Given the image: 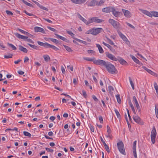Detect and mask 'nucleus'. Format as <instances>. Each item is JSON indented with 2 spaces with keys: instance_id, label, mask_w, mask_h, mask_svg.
<instances>
[{
  "instance_id": "412c9836",
  "label": "nucleus",
  "mask_w": 158,
  "mask_h": 158,
  "mask_svg": "<svg viewBox=\"0 0 158 158\" xmlns=\"http://www.w3.org/2000/svg\"><path fill=\"white\" fill-rule=\"evenodd\" d=\"M15 36L23 40H26L28 38V37L22 35L18 33H15Z\"/></svg>"
},
{
  "instance_id": "bb28decb",
  "label": "nucleus",
  "mask_w": 158,
  "mask_h": 158,
  "mask_svg": "<svg viewBox=\"0 0 158 158\" xmlns=\"http://www.w3.org/2000/svg\"><path fill=\"white\" fill-rule=\"evenodd\" d=\"M43 57L45 61L48 62L50 60V58L48 55H44L43 56Z\"/></svg>"
},
{
  "instance_id": "e2e57ef3",
  "label": "nucleus",
  "mask_w": 158,
  "mask_h": 158,
  "mask_svg": "<svg viewBox=\"0 0 158 158\" xmlns=\"http://www.w3.org/2000/svg\"><path fill=\"white\" fill-rule=\"evenodd\" d=\"M106 137L109 138L110 139H112V136L111 134V133H108V134L106 135Z\"/></svg>"
},
{
  "instance_id": "a878e982",
  "label": "nucleus",
  "mask_w": 158,
  "mask_h": 158,
  "mask_svg": "<svg viewBox=\"0 0 158 158\" xmlns=\"http://www.w3.org/2000/svg\"><path fill=\"white\" fill-rule=\"evenodd\" d=\"M48 47L51 48L56 51L58 50H59V49L56 46L53 45H51L49 44H48Z\"/></svg>"
},
{
  "instance_id": "c85d7f7f",
  "label": "nucleus",
  "mask_w": 158,
  "mask_h": 158,
  "mask_svg": "<svg viewBox=\"0 0 158 158\" xmlns=\"http://www.w3.org/2000/svg\"><path fill=\"white\" fill-rule=\"evenodd\" d=\"M102 44L104 45H105V46H106L107 48H108L112 52H113V49L112 47L110 45H109L108 44L104 42H103Z\"/></svg>"
},
{
  "instance_id": "0e129e2a",
  "label": "nucleus",
  "mask_w": 158,
  "mask_h": 158,
  "mask_svg": "<svg viewBox=\"0 0 158 158\" xmlns=\"http://www.w3.org/2000/svg\"><path fill=\"white\" fill-rule=\"evenodd\" d=\"M99 119L100 121V122L101 123H103V120L102 117L100 115L99 116Z\"/></svg>"
},
{
  "instance_id": "6e6552de",
  "label": "nucleus",
  "mask_w": 158,
  "mask_h": 158,
  "mask_svg": "<svg viewBox=\"0 0 158 158\" xmlns=\"http://www.w3.org/2000/svg\"><path fill=\"white\" fill-rule=\"evenodd\" d=\"M118 33L120 37L123 39V40L126 43L129 45L130 44V42L127 38L126 37V36L123 34L121 32L118 31Z\"/></svg>"
},
{
  "instance_id": "f03ea898",
  "label": "nucleus",
  "mask_w": 158,
  "mask_h": 158,
  "mask_svg": "<svg viewBox=\"0 0 158 158\" xmlns=\"http://www.w3.org/2000/svg\"><path fill=\"white\" fill-rule=\"evenodd\" d=\"M117 145L120 152L123 155H126L124 145L123 142L122 141L119 142L117 143Z\"/></svg>"
},
{
  "instance_id": "7ed1b4c3",
  "label": "nucleus",
  "mask_w": 158,
  "mask_h": 158,
  "mask_svg": "<svg viewBox=\"0 0 158 158\" xmlns=\"http://www.w3.org/2000/svg\"><path fill=\"white\" fill-rule=\"evenodd\" d=\"M156 135V131L155 127H154L152 131L151 135V140L153 144H154L155 142V139Z\"/></svg>"
},
{
  "instance_id": "f257e3e1",
  "label": "nucleus",
  "mask_w": 158,
  "mask_h": 158,
  "mask_svg": "<svg viewBox=\"0 0 158 158\" xmlns=\"http://www.w3.org/2000/svg\"><path fill=\"white\" fill-rule=\"evenodd\" d=\"M105 67L109 73L112 74H114L117 73V71L115 69L114 65L110 62H107Z\"/></svg>"
},
{
  "instance_id": "cd10ccee",
  "label": "nucleus",
  "mask_w": 158,
  "mask_h": 158,
  "mask_svg": "<svg viewBox=\"0 0 158 158\" xmlns=\"http://www.w3.org/2000/svg\"><path fill=\"white\" fill-rule=\"evenodd\" d=\"M55 35L56 36V37H57L59 38L61 40L64 41H66L67 40V39L66 38H64V37L60 36V35H58L57 34H55Z\"/></svg>"
},
{
  "instance_id": "6ab92c4d",
  "label": "nucleus",
  "mask_w": 158,
  "mask_h": 158,
  "mask_svg": "<svg viewBox=\"0 0 158 158\" xmlns=\"http://www.w3.org/2000/svg\"><path fill=\"white\" fill-rule=\"evenodd\" d=\"M140 10L142 13L150 17H152V11L149 12L147 10L142 9H140Z\"/></svg>"
},
{
  "instance_id": "3c124183",
  "label": "nucleus",
  "mask_w": 158,
  "mask_h": 158,
  "mask_svg": "<svg viewBox=\"0 0 158 158\" xmlns=\"http://www.w3.org/2000/svg\"><path fill=\"white\" fill-rule=\"evenodd\" d=\"M28 45L33 49H37L38 48V47L36 46L33 45L29 44H28Z\"/></svg>"
},
{
  "instance_id": "de8ad7c7",
  "label": "nucleus",
  "mask_w": 158,
  "mask_h": 158,
  "mask_svg": "<svg viewBox=\"0 0 158 158\" xmlns=\"http://www.w3.org/2000/svg\"><path fill=\"white\" fill-rule=\"evenodd\" d=\"M41 9L44 10L46 11H48V9L47 8L44 6H43L41 5H39V6Z\"/></svg>"
},
{
  "instance_id": "ea45409f",
  "label": "nucleus",
  "mask_w": 158,
  "mask_h": 158,
  "mask_svg": "<svg viewBox=\"0 0 158 158\" xmlns=\"http://www.w3.org/2000/svg\"><path fill=\"white\" fill-rule=\"evenodd\" d=\"M154 87L156 90V93L158 94V86L156 83L155 82L154 83Z\"/></svg>"
},
{
  "instance_id": "7c9ffc66",
  "label": "nucleus",
  "mask_w": 158,
  "mask_h": 158,
  "mask_svg": "<svg viewBox=\"0 0 158 158\" xmlns=\"http://www.w3.org/2000/svg\"><path fill=\"white\" fill-rule=\"evenodd\" d=\"M136 107L137 108V110H138V112L139 113H141V109L139 106L138 102L135 103Z\"/></svg>"
},
{
  "instance_id": "2eb2a0df",
  "label": "nucleus",
  "mask_w": 158,
  "mask_h": 158,
  "mask_svg": "<svg viewBox=\"0 0 158 158\" xmlns=\"http://www.w3.org/2000/svg\"><path fill=\"white\" fill-rule=\"evenodd\" d=\"M113 8V7L108 6L103 8L102 10V11L104 13H110L112 11Z\"/></svg>"
},
{
  "instance_id": "603ef678",
  "label": "nucleus",
  "mask_w": 158,
  "mask_h": 158,
  "mask_svg": "<svg viewBox=\"0 0 158 158\" xmlns=\"http://www.w3.org/2000/svg\"><path fill=\"white\" fill-rule=\"evenodd\" d=\"M67 33L70 35L73 38L75 39L74 38V36H75V35L72 33V31H67Z\"/></svg>"
},
{
  "instance_id": "4468645a",
  "label": "nucleus",
  "mask_w": 158,
  "mask_h": 158,
  "mask_svg": "<svg viewBox=\"0 0 158 158\" xmlns=\"http://www.w3.org/2000/svg\"><path fill=\"white\" fill-rule=\"evenodd\" d=\"M87 0H71L73 3L80 5L84 3Z\"/></svg>"
},
{
  "instance_id": "338daca9",
  "label": "nucleus",
  "mask_w": 158,
  "mask_h": 158,
  "mask_svg": "<svg viewBox=\"0 0 158 158\" xmlns=\"http://www.w3.org/2000/svg\"><path fill=\"white\" fill-rule=\"evenodd\" d=\"M61 70L63 73L64 74L65 73V69L63 66H61Z\"/></svg>"
},
{
  "instance_id": "79ce46f5",
  "label": "nucleus",
  "mask_w": 158,
  "mask_h": 158,
  "mask_svg": "<svg viewBox=\"0 0 158 158\" xmlns=\"http://www.w3.org/2000/svg\"><path fill=\"white\" fill-rule=\"evenodd\" d=\"M18 30L21 33L24 34V35H27V34H29V33L28 32L25 31L21 29H18Z\"/></svg>"
},
{
  "instance_id": "0eeeda50",
  "label": "nucleus",
  "mask_w": 158,
  "mask_h": 158,
  "mask_svg": "<svg viewBox=\"0 0 158 158\" xmlns=\"http://www.w3.org/2000/svg\"><path fill=\"white\" fill-rule=\"evenodd\" d=\"M103 29L102 28H93L92 29V35H96L102 31Z\"/></svg>"
},
{
  "instance_id": "473e14b6",
  "label": "nucleus",
  "mask_w": 158,
  "mask_h": 158,
  "mask_svg": "<svg viewBox=\"0 0 158 158\" xmlns=\"http://www.w3.org/2000/svg\"><path fill=\"white\" fill-rule=\"evenodd\" d=\"M136 141H135L134 142L133 145V152H136Z\"/></svg>"
},
{
  "instance_id": "680f3d73",
  "label": "nucleus",
  "mask_w": 158,
  "mask_h": 158,
  "mask_svg": "<svg viewBox=\"0 0 158 158\" xmlns=\"http://www.w3.org/2000/svg\"><path fill=\"white\" fill-rule=\"evenodd\" d=\"M86 34H92V29H90L89 30L85 32Z\"/></svg>"
},
{
  "instance_id": "f3484780",
  "label": "nucleus",
  "mask_w": 158,
  "mask_h": 158,
  "mask_svg": "<svg viewBox=\"0 0 158 158\" xmlns=\"http://www.w3.org/2000/svg\"><path fill=\"white\" fill-rule=\"evenodd\" d=\"M78 17L80 19L83 21L86 24L88 25L90 23V19H89L88 21H87L80 15L78 16Z\"/></svg>"
},
{
  "instance_id": "5701e85b",
  "label": "nucleus",
  "mask_w": 158,
  "mask_h": 158,
  "mask_svg": "<svg viewBox=\"0 0 158 158\" xmlns=\"http://www.w3.org/2000/svg\"><path fill=\"white\" fill-rule=\"evenodd\" d=\"M19 49L20 51L23 52L24 53H27V50L25 48L23 47L21 45H19Z\"/></svg>"
},
{
  "instance_id": "5fc2aeb1",
  "label": "nucleus",
  "mask_w": 158,
  "mask_h": 158,
  "mask_svg": "<svg viewBox=\"0 0 158 158\" xmlns=\"http://www.w3.org/2000/svg\"><path fill=\"white\" fill-rule=\"evenodd\" d=\"M104 146L106 151L108 152H110V150L108 146L106 144H105Z\"/></svg>"
},
{
  "instance_id": "09e8293b",
  "label": "nucleus",
  "mask_w": 158,
  "mask_h": 158,
  "mask_svg": "<svg viewBox=\"0 0 158 158\" xmlns=\"http://www.w3.org/2000/svg\"><path fill=\"white\" fill-rule=\"evenodd\" d=\"M155 114H158V105L156 104L155 105Z\"/></svg>"
},
{
  "instance_id": "37998d69",
  "label": "nucleus",
  "mask_w": 158,
  "mask_h": 158,
  "mask_svg": "<svg viewBox=\"0 0 158 158\" xmlns=\"http://www.w3.org/2000/svg\"><path fill=\"white\" fill-rule=\"evenodd\" d=\"M104 2V0H100L99 2L97 1V6H101L103 5Z\"/></svg>"
},
{
  "instance_id": "aec40b11",
  "label": "nucleus",
  "mask_w": 158,
  "mask_h": 158,
  "mask_svg": "<svg viewBox=\"0 0 158 158\" xmlns=\"http://www.w3.org/2000/svg\"><path fill=\"white\" fill-rule=\"evenodd\" d=\"M117 60H118L121 64L124 65L127 64V62L121 57H118L117 59Z\"/></svg>"
},
{
  "instance_id": "9d476101",
  "label": "nucleus",
  "mask_w": 158,
  "mask_h": 158,
  "mask_svg": "<svg viewBox=\"0 0 158 158\" xmlns=\"http://www.w3.org/2000/svg\"><path fill=\"white\" fill-rule=\"evenodd\" d=\"M122 10L124 14V15L127 18H129L131 17V12L128 10L122 9Z\"/></svg>"
},
{
  "instance_id": "c03bdc74",
  "label": "nucleus",
  "mask_w": 158,
  "mask_h": 158,
  "mask_svg": "<svg viewBox=\"0 0 158 158\" xmlns=\"http://www.w3.org/2000/svg\"><path fill=\"white\" fill-rule=\"evenodd\" d=\"M7 55H4V57L6 59L12 58V54H9V53H7Z\"/></svg>"
},
{
  "instance_id": "8fccbe9b",
  "label": "nucleus",
  "mask_w": 158,
  "mask_h": 158,
  "mask_svg": "<svg viewBox=\"0 0 158 158\" xmlns=\"http://www.w3.org/2000/svg\"><path fill=\"white\" fill-rule=\"evenodd\" d=\"M23 2L25 4H26V5H27V6H30V7H32V5L30 3H28V2H27V1H23Z\"/></svg>"
},
{
  "instance_id": "1a4fd4ad",
  "label": "nucleus",
  "mask_w": 158,
  "mask_h": 158,
  "mask_svg": "<svg viewBox=\"0 0 158 158\" xmlns=\"http://www.w3.org/2000/svg\"><path fill=\"white\" fill-rule=\"evenodd\" d=\"M104 20L100 19L98 18L97 17H93L90 19V23L94 22L97 23H101L103 22Z\"/></svg>"
},
{
  "instance_id": "864d4df0",
  "label": "nucleus",
  "mask_w": 158,
  "mask_h": 158,
  "mask_svg": "<svg viewBox=\"0 0 158 158\" xmlns=\"http://www.w3.org/2000/svg\"><path fill=\"white\" fill-rule=\"evenodd\" d=\"M50 40L52 42L55 43L56 44H57L58 43V40L56 39H54L53 38H50Z\"/></svg>"
},
{
  "instance_id": "a19ab883",
  "label": "nucleus",
  "mask_w": 158,
  "mask_h": 158,
  "mask_svg": "<svg viewBox=\"0 0 158 158\" xmlns=\"http://www.w3.org/2000/svg\"><path fill=\"white\" fill-rule=\"evenodd\" d=\"M7 44L9 46L12 48L13 50H16V48L13 44L9 43H8Z\"/></svg>"
},
{
  "instance_id": "a211bd4d",
  "label": "nucleus",
  "mask_w": 158,
  "mask_h": 158,
  "mask_svg": "<svg viewBox=\"0 0 158 158\" xmlns=\"http://www.w3.org/2000/svg\"><path fill=\"white\" fill-rule=\"evenodd\" d=\"M34 30L36 32H42L43 33H45V31L44 30L43 28L40 27H35Z\"/></svg>"
},
{
  "instance_id": "49530a36",
  "label": "nucleus",
  "mask_w": 158,
  "mask_h": 158,
  "mask_svg": "<svg viewBox=\"0 0 158 158\" xmlns=\"http://www.w3.org/2000/svg\"><path fill=\"white\" fill-rule=\"evenodd\" d=\"M114 111H115V114L117 116V117L118 118H120V115L119 114V112L116 109H115Z\"/></svg>"
},
{
  "instance_id": "c9c22d12",
  "label": "nucleus",
  "mask_w": 158,
  "mask_h": 158,
  "mask_svg": "<svg viewBox=\"0 0 158 158\" xmlns=\"http://www.w3.org/2000/svg\"><path fill=\"white\" fill-rule=\"evenodd\" d=\"M75 39L77 41L81 42V43H82L85 44H86V45L87 44V43L85 41L82 40H80L79 39H77V38H75Z\"/></svg>"
},
{
  "instance_id": "4be33fe9",
  "label": "nucleus",
  "mask_w": 158,
  "mask_h": 158,
  "mask_svg": "<svg viewBox=\"0 0 158 158\" xmlns=\"http://www.w3.org/2000/svg\"><path fill=\"white\" fill-rule=\"evenodd\" d=\"M130 56L132 58V59H133V60L136 63L140 65L142 64V63H141L139 61V60H138L134 56L131 55Z\"/></svg>"
},
{
  "instance_id": "4d7b16f0",
  "label": "nucleus",
  "mask_w": 158,
  "mask_h": 158,
  "mask_svg": "<svg viewBox=\"0 0 158 158\" xmlns=\"http://www.w3.org/2000/svg\"><path fill=\"white\" fill-rule=\"evenodd\" d=\"M6 12L7 14L9 15H13V13L10 11L6 10Z\"/></svg>"
},
{
  "instance_id": "4c0bfd02",
  "label": "nucleus",
  "mask_w": 158,
  "mask_h": 158,
  "mask_svg": "<svg viewBox=\"0 0 158 158\" xmlns=\"http://www.w3.org/2000/svg\"><path fill=\"white\" fill-rule=\"evenodd\" d=\"M116 97L117 99V102L119 103H121V101L120 99V95L119 94L117 95L116 96Z\"/></svg>"
},
{
  "instance_id": "6e6d98bb",
  "label": "nucleus",
  "mask_w": 158,
  "mask_h": 158,
  "mask_svg": "<svg viewBox=\"0 0 158 158\" xmlns=\"http://www.w3.org/2000/svg\"><path fill=\"white\" fill-rule=\"evenodd\" d=\"M84 59L86 60H87V61H94V58H93V59H92V58H88V57H85V58H84Z\"/></svg>"
},
{
  "instance_id": "dca6fc26",
  "label": "nucleus",
  "mask_w": 158,
  "mask_h": 158,
  "mask_svg": "<svg viewBox=\"0 0 158 158\" xmlns=\"http://www.w3.org/2000/svg\"><path fill=\"white\" fill-rule=\"evenodd\" d=\"M97 0H92L89 3L87 4L88 6H97Z\"/></svg>"
},
{
  "instance_id": "f704fd0d",
  "label": "nucleus",
  "mask_w": 158,
  "mask_h": 158,
  "mask_svg": "<svg viewBox=\"0 0 158 158\" xmlns=\"http://www.w3.org/2000/svg\"><path fill=\"white\" fill-rule=\"evenodd\" d=\"M129 80L130 83V84L131 85V86L132 87V88L134 90L135 89V87H134V83L133 82L132 79L130 77H129Z\"/></svg>"
},
{
  "instance_id": "20e7f679",
  "label": "nucleus",
  "mask_w": 158,
  "mask_h": 158,
  "mask_svg": "<svg viewBox=\"0 0 158 158\" xmlns=\"http://www.w3.org/2000/svg\"><path fill=\"white\" fill-rule=\"evenodd\" d=\"M109 22L111 24L114 28L116 29L120 27V24L119 23L114 19H110L109 20Z\"/></svg>"
},
{
  "instance_id": "2f4dec72",
  "label": "nucleus",
  "mask_w": 158,
  "mask_h": 158,
  "mask_svg": "<svg viewBox=\"0 0 158 158\" xmlns=\"http://www.w3.org/2000/svg\"><path fill=\"white\" fill-rule=\"evenodd\" d=\"M152 16L158 17V12L152 11Z\"/></svg>"
},
{
  "instance_id": "c756f323",
  "label": "nucleus",
  "mask_w": 158,
  "mask_h": 158,
  "mask_svg": "<svg viewBox=\"0 0 158 158\" xmlns=\"http://www.w3.org/2000/svg\"><path fill=\"white\" fill-rule=\"evenodd\" d=\"M136 107L137 108V110H138V112L139 113H141V109L139 106L138 102L135 103Z\"/></svg>"
},
{
  "instance_id": "72a5a7b5",
  "label": "nucleus",
  "mask_w": 158,
  "mask_h": 158,
  "mask_svg": "<svg viewBox=\"0 0 158 158\" xmlns=\"http://www.w3.org/2000/svg\"><path fill=\"white\" fill-rule=\"evenodd\" d=\"M114 90V88L111 86H109L108 87V91L109 92L110 94H112L113 93V91Z\"/></svg>"
},
{
  "instance_id": "69168bd1",
  "label": "nucleus",
  "mask_w": 158,
  "mask_h": 158,
  "mask_svg": "<svg viewBox=\"0 0 158 158\" xmlns=\"http://www.w3.org/2000/svg\"><path fill=\"white\" fill-rule=\"evenodd\" d=\"M46 150L48 151V152H53V150L50 149L48 148H45Z\"/></svg>"
},
{
  "instance_id": "58836bf2",
  "label": "nucleus",
  "mask_w": 158,
  "mask_h": 158,
  "mask_svg": "<svg viewBox=\"0 0 158 158\" xmlns=\"http://www.w3.org/2000/svg\"><path fill=\"white\" fill-rule=\"evenodd\" d=\"M23 133L24 135L25 136L30 137L31 136V134L30 133H29L27 131H24L23 132Z\"/></svg>"
},
{
  "instance_id": "9b49d317",
  "label": "nucleus",
  "mask_w": 158,
  "mask_h": 158,
  "mask_svg": "<svg viewBox=\"0 0 158 158\" xmlns=\"http://www.w3.org/2000/svg\"><path fill=\"white\" fill-rule=\"evenodd\" d=\"M113 15L116 17H119L121 15V13L119 11H117L115 10V7H113L112 11Z\"/></svg>"
},
{
  "instance_id": "13d9d810",
  "label": "nucleus",
  "mask_w": 158,
  "mask_h": 158,
  "mask_svg": "<svg viewBox=\"0 0 158 158\" xmlns=\"http://www.w3.org/2000/svg\"><path fill=\"white\" fill-rule=\"evenodd\" d=\"M107 132L108 133H111V131L110 129V127L108 126H107Z\"/></svg>"
},
{
  "instance_id": "774afa93",
  "label": "nucleus",
  "mask_w": 158,
  "mask_h": 158,
  "mask_svg": "<svg viewBox=\"0 0 158 158\" xmlns=\"http://www.w3.org/2000/svg\"><path fill=\"white\" fill-rule=\"evenodd\" d=\"M67 68L69 69L71 71H73V68L72 66H67Z\"/></svg>"
},
{
  "instance_id": "052dcab7",
  "label": "nucleus",
  "mask_w": 158,
  "mask_h": 158,
  "mask_svg": "<svg viewBox=\"0 0 158 158\" xmlns=\"http://www.w3.org/2000/svg\"><path fill=\"white\" fill-rule=\"evenodd\" d=\"M48 28L49 29L51 30V31H54L55 32H56L57 31L54 28H52V27H48Z\"/></svg>"
},
{
  "instance_id": "e433bc0d",
  "label": "nucleus",
  "mask_w": 158,
  "mask_h": 158,
  "mask_svg": "<svg viewBox=\"0 0 158 158\" xmlns=\"http://www.w3.org/2000/svg\"><path fill=\"white\" fill-rule=\"evenodd\" d=\"M64 48L68 52H73V51L69 47L66 45H64Z\"/></svg>"
},
{
  "instance_id": "b1692460",
  "label": "nucleus",
  "mask_w": 158,
  "mask_h": 158,
  "mask_svg": "<svg viewBox=\"0 0 158 158\" xmlns=\"http://www.w3.org/2000/svg\"><path fill=\"white\" fill-rule=\"evenodd\" d=\"M37 43L40 45L44 46L45 48H48V43H43V42L38 41H37Z\"/></svg>"
},
{
  "instance_id": "bf43d9fd",
  "label": "nucleus",
  "mask_w": 158,
  "mask_h": 158,
  "mask_svg": "<svg viewBox=\"0 0 158 158\" xmlns=\"http://www.w3.org/2000/svg\"><path fill=\"white\" fill-rule=\"evenodd\" d=\"M88 53L89 54H93L95 53V52L91 50H89L87 51Z\"/></svg>"
},
{
  "instance_id": "393cba45",
  "label": "nucleus",
  "mask_w": 158,
  "mask_h": 158,
  "mask_svg": "<svg viewBox=\"0 0 158 158\" xmlns=\"http://www.w3.org/2000/svg\"><path fill=\"white\" fill-rule=\"evenodd\" d=\"M96 47L98 48L99 52L100 53H103L104 52V51H103L102 48L101 46L99 44H96Z\"/></svg>"
},
{
  "instance_id": "f8f14e48",
  "label": "nucleus",
  "mask_w": 158,
  "mask_h": 158,
  "mask_svg": "<svg viewBox=\"0 0 158 158\" xmlns=\"http://www.w3.org/2000/svg\"><path fill=\"white\" fill-rule=\"evenodd\" d=\"M143 68L148 73H149L151 74V75L155 76V77H157L158 76V75L154 72L153 71H152L151 70H150L149 69H148L145 66H143Z\"/></svg>"
},
{
  "instance_id": "a18cd8bd",
  "label": "nucleus",
  "mask_w": 158,
  "mask_h": 158,
  "mask_svg": "<svg viewBox=\"0 0 158 158\" xmlns=\"http://www.w3.org/2000/svg\"><path fill=\"white\" fill-rule=\"evenodd\" d=\"M106 38L108 41V42L111 45H113L114 44V43L113 42V41H112L111 40H110V39H109V38H108L107 37H106Z\"/></svg>"
},
{
  "instance_id": "ddd939ff",
  "label": "nucleus",
  "mask_w": 158,
  "mask_h": 158,
  "mask_svg": "<svg viewBox=\"0 0 158 158\" xmlns=\"http://www.w3.org/2000/svg\"><path fill=\"white\" fill-rule=\"evenodd\" d=\"M134 120L139 124H142V122L140 118L137 115H134L133 116Z\"/></svg>"
},
{
  "instance_id": "39448f33",
  "label": "nucleus",
  "mask_w": 158,
  "mask_h": 158,
  "mask_svg": "<svg viewBox=\"0 0 158 158\" xmlns=\"http://www.w3.org/2000/svg\"><path fill=\"white\" fill-rule=\"evenodd\" d=\"M94 63L97 65H99L100 66H105L107 62L101 60H95L93 61Z\"/></svg>"
},
{
  "instance_id": "423d86ee",
  "label": "nucleus",
  "mask_w": 158,
  "mask_h": 158,
  "mask_svg": "<svg viewBox=\"0 0 158 158\" xmlns=\"http://www.w3.org/2000/svg\"><path fill=\"white\" fill-rule=\"evenodd\" d=\"M105 54L106 56L109 59L114 61H116L117 60V58L113 54L110 53L108 52H106L105 53Z\"/></svg>"
}]
</instances>
